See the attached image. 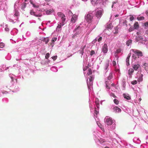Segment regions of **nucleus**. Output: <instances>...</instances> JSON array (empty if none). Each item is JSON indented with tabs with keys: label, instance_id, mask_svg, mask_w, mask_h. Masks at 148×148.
Returning <instances> with one entry per match:
<instances>
[{
	"label": "nucleus",
	"instance_id": "obj_53",
	"mask_svg": "<svg viewBox=\"0 0 148 148\" xmlns=\"http://www.w3.org/2000/svg\"><path fill=\"white\" fill-rule=\"evenodd\" d=\"M5 30L6 31H9V29L8 28H7V27H5Z\"/></svg>",
	"mask_w": 148,
	"mask_h": 148
},
{
	"label": "nucleus",
	"instance_id": "obj_3",
	"mask_svg": "<svg viewBox=\"0 0 148 148\" xmlns=\"http://www.w3.org/2000/svg\"><path fill=\"white\" fill-rule=\"evenodd\" d=\"M105 122L108 125H110L113 123L112 120L109 118H106L105 119Z\"/></svg>",
	"mask_w": 148,
	"mask_h": 148
},
{
	"label": "nucleus",
	"instance_id": "obj_44",
	"mask_svg": "<svg viewBox=\"0 0 148 148\" xmlns=\"http://www.w3.org/2000/svg\"><path fill=\"white\" fill-rule=\"evenodd\" d=\"M112 64L114 66H116V62L115 61H112Z\"/></svg>",
	"mask_w": 148,
	"mask_h": 148
},
{
	"label": "nucleus",
	"instance_id": "obj_38",
	"mask_svg": "<svg viewBox=\"0 0 148 148\" xmlns=\"http://www.w3.org/2000/svg\"><path fill=\"white\" fill-rule=\"evenodd\" d=\"M34 16H35L36 17H40L42 16V14H36V13H35V15Z\"/></svg>",
	"mask_w": 148,
	"mask_h": 148
},
{
	"label": "nucleus",
	"instance_id": "obj_9",
	"mask_svg": "<svg viewBox=\"0 0 148 148\" xmlns=\"http://www.w3.org/2000/svg\"><path fill=\"white\" fill-rule=\"evenodd\" d=\"M137 74L138 75H139V77L138 78V82H140L142 81L143 80V74H140L139 73H137Z\"/></svg>",
	"mask_w": 148,
	"mask_h": 148
},
{
	"label": "nucleus",
	"instance_id": "obj_57",
	"mask_svg": "<svg viewBox=\"0 0 148 148\" xmlns=\"http://www.w3.org/2000/svg\"><path fill=\"white\" fill-rule=\"evenodd\" d=\"M96 105H96L97 106V108H99V103H97L96 104Z\"/></svg>",
	"mask_w": 148,
	"mask_h": 148
},
{
	"label": "nucleus",
	"instance_id": "obj_1",
	"mask_svg": "<svg viewBox=\"0 0 148 148\" xmlns=\"http://www.w3.org/2000/svg\"><path fill=\"white\" fill-rule=\"evenodd\" d=\"M104 12L103 10L101 8H98L96 12L95 16L98 19H100Z\"/></svg>",
	"mask_w": 148,
	"mask_h": 148
},
{
	"label": "nucleus",
	"instance_id": "obj_2",
	"mask_svg": "<svg viewBox=\"0 0 148 148\" xmlns=\"http://www.w3.org/2000/svg\"><path fill=\"white\" fill-rule=\"evenodd\" d=\"M92 18L93 16L92 14H88L85 16V19L86 21L89 23L91 22Z\"/></svg>",
	"mask_w": 148,
	"mask_h": 148
},
{
	"label": "nucleus",
	"instance_id": "obj_51",
	"mask_svg": "<svg viewBox=\"0 0 148 148\" xmlns=\"http://www.w3.org/2000/svg\"><path fill=\"white\" fill-rule=\"evenodd\" d=\"M97 39H95V40H93V41H92V43L94 44V43H95L97 41Z\"/></svg>",
	"mask_w": 148,
	"mask_h": 148
},
{
	"label": "nucleus",
	"instance_id": "obj_47",
	"mask_svg": "<svg viewBox=\"0 0 148 148\" xmlns=\"http://www.w3.org/2000/svg\"><path fill=\"white\" fill-rule=\"evenodd\" d=\"M144 25L145 27H148V21L145 22L144 24Z\"/></svg>",
	"mask_w": 148,
	"mask_h": 148
},
{
	"label": "nucleus",
	"instance_id": "obj_48",
	"mask_svg": "<svg viewBox=\"0 0 148 148\" xmlns=\"http://www.w3.org/2000/svg\"><path fill=\"white\" fill-rule=\"evenodd\" d=\"M95 113L96 114V115H97V114L98 113H99V112L98 111H97V110H96V109L95 108Z\"/></svg>",
	"mask_w": 148,
	"mask_h": 148
},
{
	"label": "nucleus",
	"instance_id": "obj_64",
	"mask_svg": "<svg viewBox=\"0 0 148 148\" xmlns=\"http://www.w3.org/2000/svg\"><path fill=\"white\" fill-rule=\"evenodd\" d=\"M111 85L112 86H114V84H111Z\"/></svg>",
	"mask_w": 148,
	"mask_h": 148
},
{
	"label": "nucleus",
	"instance_id": "obj_49",
	"mask_svg": "<svg viewBox=\"0 0 148 148\" xmlns=\"http://www.w3.org/2000/svg\"><path fill=\"white\" fill-rule=\"evenodd\" d=\"M102 38L101 37H100L98 39V42H100L101 41V40H102Z\"/></svg>",
	"mask_w": 148,
	"mask_h": 148
},
{
	"label": "nucleus",
	"instance_id": "obj_8",
	"mask_svg": "<svg viewBox=\"0 0 148 148\" xmlns=\"http://www.w3.org/2000/svg\"><path fill=\"white\" fill-rule=\"evenodd\" d=\"M131 53H130L128 54V56L127 57V58L126 59V65L127 66H129L130 64L129 63V58L131 56Z\"/></svg>",
	"mask_w": 148,
	"mask_h": 148
},
{
	"label": "nucleus",
	"instance_id": "obj_27",
	"mask_svg": "<svg viewBox=\"0 0 148 148\" xmlns=\"http://www.w3.org/2000/svg\"><path fill=\"white\" fill-rule=\"evenodd\" d=\"M43 41L45 42V43L47 44L49 41V39L48 38H45L43 40Z\"/></svg>",
	"mask_w": 148,
	"mask_h": 148
},
{
	"label": "nucleus",
	"instance_id": "obj_56",
	"mask_svg": "<svg viewBox=\"0 0 148 148\" xmlns=\"http://www.w3.org/2000/svg\"><path fill=\"white\" fill-rule=\"evenodd\" d=\"M18 12H16L14 14V15L16 16H18Z\"/></svg>",
	"mask_w": 148,
	"mask_h": 148
},
{
	"label": "nucleus",
	"instance_id": "obj_6",
	"mask_svg": "<svg viewBox=\"0 0 148 148\" xmlns=\"http://www.w3.org/2000/svg\"><path fill=\"white\" fill-rule=\"evenodd\" d=\"M108 51V46L106 44H105L102 48V51L104 53H106Z\"/></svg>",
	"mask_w": 148,
	"mask_h": 148
},
{
	"label": "nucleus",
	"instance_id": "obj_46",
	"mask_svg": "<svg viewBox=\"0 0 148 148\" xmlns=\"http://www.w3.org/2000/svg\"><path fill=\"white\" fill-rule=\"evenodd\" d=\"M31 4H32L33 6L34 7L37 8L38 7V5H35V4H34L33 3H32V2H31Z\"/></svg>",
	"mask_w": 148,
	"mask_h": 148
},
{
	"label": "nucleus",
	"instance_id": "obj_39",
	"mask_svg": "<svg viewBox=\"0 0 148 148\" xmlns=\"http://www.w3.org/2000/svg\"><path fill=\"white\" fill-rule=\"evenodd\" d=\"M57 58V56H54L52 57V58L53 60H56V59Z\"/></svg>",
	"mask_w": 148,
	"mask_h": 148
},
{
	"label": "nucleus",
	"instance_id": "obj_52",
	"mask_svg": "<svg viewBox=\"0 0 148 148\" xmlns=\"http://www.w3.org/2000/svg\"><path fill=\"white\" fill-rule=\"evenodd\" d=\"M133 58H134L135 60L136 59V57L135 56L134 54H133L132 56Z\"/></svg>",
	"mask_w": 148,
	"mask_h": 148
},
{
	"label": "nucleus",
	"instance_id": "obj_28",
	"mask_svg": "<svg viewBox=\"0 0 148 148\" xmlns=\"http://www.w3.org/2000/svg\"><path fill=\"white\" fill-rule=\"evenodd\" d=\"M134 27H133L132 26L130 27L128 29V31L129 32H131L132 31L134 30Z\"/></svg>",
	"mask_w": 148,
	"mask_h": 148
},
{
	"label": "nucleus",
	"instance_id": "obj_12",
	"mask_svg": "<svg viewBox=\"0 0 148 148\" xmlns=\"http://www.w3.org/2000/svg\"><path fill=\"white\" fill-rule=\"evenodd\" d=\"M76 19V16L75 15H74L71 19V21L72 23H74L75 22Z\"/></svg>",
	"mask_w": 148,
	"mask_h": 148
},
{
	"label": "nucleus",
	"instance_id": "obj_20",
	"mask_svg": "<svg viewBox=\"0 0 148 148\" xmlns=\"http://www.w3.org/2000/svg\"><path fill=\"white\" fill-rule=\"evenodd\" d=\"M119 28L118 26H116L114 27V29L115 30V32H114V34H117L119 32L118 30Z\"/></svg>",
	"mask_w": 148,
	"mask_h": 148
},
{
	"label": "nucleus",
	"instance_id": "obj_50",
	"mask_svg": "<svg viewBox=\"0 0 148 148\" xmlns=\"http://www.w3.org/2000/svg\"><path fill=\"white\" fill-rule=\"evenodd\" d=\"M56 40H57V38H53L52 39V40L53 42H54V41H56Z\"/></svg>",
	"mask_w": 148,
	"mask_h": 148
},
{
	"label": "nucleus",
	"instance_id": "obj_17",
	"mask_svg": "<svg viewBox=\"0 0 148 148\" xmlns=\"http://www.w3.org/2000/svg\"><path fill=\"white\" fill-rule=\"evenodd\" d=\"M113 27V26L112 25V24L111 23H108L107 24V25L106 26V27L107 28L110 29H112V27Z\"/></svg>",
	"mask_w": 148,
	"mask_h": 148
},
{
	"label": "nucleus",
	"instance_id": "obj_59",
	"mask_svg": "<svg viewBox=\"0 0 148 148\" xmlns=\"http://www.w3.org/2000/svg\"><path fill=\"white\" fill-rule=\"evenodd\" d=\"M119 14H116V15H115V17H118L119 16Z\"/></svg>",
	"mask_w": 148,
	"mask_h": 148
},
{
	"label": "nucleus",
	"instance_id": "obj_4",
	"mask_svg": "<svg viewBox=\"0 0 148 148\" xmlns=\"http://www.w3.org/2000/svg\"><path fill=\"white\" fill-rule=\"evenodd\" d=\"M132 51L134 53L137 55L138 58L139 57H141L143 56L142 52L138 50H135L134 49H133Z\"/></svg>",
	"mask_w": 148,
	"mask_h": 148
},
{
	"label": "nucleus",
	"instance_id": "obj_10",
	"mask_svg": "<svg viewBox=\"0 0 148 148\" xmlns=\"http://www.w3.org/2000/svg\"><path fill=\"white\" fill-rule=\"evenodd\" d=\"M114 111L115 112H121V110L117 107H115L113 109Z\"/></svg>",
	"mask_w": 148,
	"mask_h": 148
},
{
	"label": "nucleus",
	"instance_id": "obj_54",
	"mask_svg": "<svg viewBox=\"0 0 148 148\" xmlns=\"http://www.w3.org/2000/svg\"><path fill=\"white\" fill-rule=\"evenodd\" d=\"M141 34V32H137L136 33V34L137 35H140Z\"/></svg>",
	"mask_w": 148,
	"mask_h": 148
},
{
	"label": "nucleus",
	"instance_id": "obj_26",
	"mask_svg": "<svg viewBox=\"0 0 148 148\" xmlns=\"http://www.w3.org/2000/svg\"><path fill=\"white\" fill-rule=\"evenodd\" d=\"M112 73H110L109 76L108 77V80H110L112 78Z\"/></svg>",
	"mask_w": 148,
	"mask_h": 148
},
{
	"label": "nucleus",
	"instance_id": "obj_45",
	"mask_svg": "<svg viewBox=\"0 0 148 148\" xmlns=\"http://www.w3.org/2000/svg\"><path fill=\"white\" fill-rule=\"evenodd\" d=\"M130 19L131 21H132L134 20V17L133 16H131L130 17Z\"/></svg>",
	"mask_w": 148,
	"mask_h": 148
},
{
	"label": "nucleus",
	"instance_id": "obj_40",
	"mask_svg": "<svg viewBox=\"0 0 148 148\" xmlns=\"http://www.w3.org/2000/svg\"><path fill=\"white\" fill-rule=\"evenodd\" d=\"M95 53V51L94 50H92L90 52V55L92 56Z\"/></svg>",
	"mask_w": 148,
	"mask_h": 148
},
{
	"label": "nucleus",
	"instance_id": "obj_32",
	"mask_svg": "<svg viewBox=\"0 0 148 148\" xmlns=\"http://www.w3.org/2000/svg\"><path fill=\"white\" fill-rule=\"evenodd\" d=\"M97 124L98 125V126L101 128V129H102L103 130H104V128L103 127H101L102 125L101 123H99L97 122Z\"/></svg>",
	"mask_w": 148,
	"mask_h": 148
},
{
	"label": "nucleus",
	"instance_id": "obj_60",
	"mask_svg": "<svg viewBox=\"0 0 148 148\" xmlns=\"http://www.w3.org/2000/svg\"><path fill=\"white\" fill-rule=\"evenodd\" d=\"M145 33L146 34H148V30H147L146 31Z\"/></svg>",
	"mask_w": 148,
	"mask_h": 148
},
{
	"label": "nucleus",
	"instance_id": "obj_58",
	"mask_svg": "<svg viewBox=\"0 0 148 148\" xmlns=\"http://www.w3.org/2000/svg\"><path fill=\"white\" fill-rule=\"evenodd\" d=\"M116 3L115 2H113L112 3V8L113 7V5H114V3Z\"/></svg>",
	"mask_w": 148,
	"mask_h": 148
},
{
	"label": "nucleus",
	"instance_id": "obj_23",
	"mask_svg": "<svg viewBox=\"0 0 148 148\" xmlns=\"http://www.w3.org/2000/svg\"><path fill=\"white\" fill-rule=\"evenodd\" d=\"M61 17L62 21V23H63L65 21V19H66L65 16L64 15H62V16Z\"/></svg>",
	"mask_w": 148,
	"mask_h": 148
},
{
	"label": "nucleus",
	"instance_id": "obj_15",
	"mask_svg": "<svg viewBox=\"0 0 148 148\" xmlns=\"http://www.w3.org/2000/svg\"><path fill=\"white\" fill-rule=\"evenodd\" d=\"M123 96L125 99L127 100H130L131 99V97L128 94H123Z\"/></svg>",
	"mask_w": 148,
	"mask_h": 148
},
{
	"label": "nucleus",
	"instance_id": "obj_35",
	"mask_svg": "<svg viewBox=\"0 0 148 148\" xmlns=\"http://www.w3.org/2000/svg\"><path fill=\"white\" fill-rule=\"evenodd\" d=\"M4 46V44L3 42H1L0 43V47L3 48Z\"/></svg>",
	"mask_w": 148,
	"mask_h": 148
},
{
	"label": "nucleus",
	"instance_id": "obj_11",
	"mask_svg": "<svg viewBox=\"0 0 148 148\" xmlns=\"http://www.w3.org/2000/svg\"><path fill=\"white\" fill-rule=\"evenodd\" d=\"M134 29H137L139 28V25L138 22H136L134 24Z\"/></svg>",
	"mask_w": 148,
	"mask_h": 148
},
{
	"label": "nucleus",
	"instance_id": "obj_14",
	"mask_svg": "<svg viewBox=\"0 0 148 148\" xmlns=\"http://www.w3.org/2000/svg\"><path fill=\"white\" fill-rule=\"evenodd\" d=\"M56 29L57 31L58 32H60L61 30V23H60V24H58Z\"/></svg>",
	"mask_w": 148,
	"mask_h": 148
},
{
	"label": "nucleus",
	"instance_id": "obj_36",
	"mask_svg": "<svg viewBox=\"0 0 148 148\" xmlns=\"http://www.w3.org/2000/svg\"><path fill=\"white\" fill-rule=\"evenodd\" d=\"M137 19L138 20H144V17L143 16H142L140 17H138L137 18Z\"/></svg>",
	"mask_w": 148,
	"mask_h": 148
},
{
	"label": "nucleus",
	"instance_id": "obj_63",
	"mask_svg": "<svg viewBox=\"0 0 148 148\" xmlns=\"http://www.w3.org/2000/svg\"><path fill=\"white\" fill-rule=\"evenodd\" d=\"M45 1L47 2H49L51 0H45Z\"/></svg>",
	"mask_w": 148,
	"mask_h": 148
},
{
	"label": "nucleus",
	"instance_id": "obj_13",
	"mask_svg": "<svg viewBox=\"0 0 148 148\" xmlns=\"http://www.w3.org/2000/svg\"><path fill=\"white\" fill-rule=\"evenodd\" d=\"M143 67L145 70L148 73V63H145L143 65Z\"/></svg>",
	"mask_w": 148,
	"mask_h": 148
},
{
	"label": "nucleus",
	"instance_id": "obj_41",
	"mask_svg": "<svg viewBox=\"0 0 148 148\" xmlns=\"http://www.w3.org/2000/svg\"><path fill=\"white\" fill-rule=\"evenodd\" d=\"M107 82H108L107 81H106L105 82L106 84V87L107 88L110 89V87L108 85V83H107Z\"/></svg>",
	"mask_w": 148,
	"mask_h": 148
},
{
	"label": "nucleus",
	"instance_id": "obj_34",
	"mask_svg": "<svg viewBox=\"0 0 148 148\" xmlns=\"http://www.w3.org/2000/svg\"><path fill=\"white\" fill-rule=\"evenodd\" d=\"M50 56V54L49 53H47L46 54L45 56V58L46 59H47Z\"/></svg>",
	"mask_w": 148,
	"mask_h": 148
},
{
	"label": "nucleus",
	"instance_id": "obj_30",
	"mask_svg": "<svg viewBox=\"0 0 148 148\" xmlns=\"http://www.w3.org/2000/svg\"><path fill=\"white\" fill-rule=\"evenodd\" d=\"M131 84L133 85H135L137 84V82L136 80H134L131 82Z\"/></svg>",
	"mask_w": 148,
	"mask_h": 148
},
{
	"label": "nucleus",
	"instance_id": "obj_43",
	"mask_svg": "<svg viewBox=\"0 0 148 148\" xmlns=\"http://www.w3.org/2000/svg\"><path fill=\"white\" fill-rule=\"evenodd\" d=\"M110 95L111 96H112V97H114V98H116V96L113 93H111Z\"/></svg>",
	"mask_w": 148,
	"mask_h": 148
},
{
	"label": "nucleus",
	"instance_id": "obj_61",
	"mask_svg": "<svg viewBox=\"0 0 148 148\" xmlns=\"http://www.w3.org/2000/svg\"><path fill=\"white\" fill-rule=\"evenodd\" d=\"M127 22V21H125L123 22V23H126Z\"/></svg>",
	"mask_w": 148,
	"mask_h": 148
},
{
	"label": "nucleus",
	"instance_id": "obj_37",
	"mask_svg": "<svg viewBox=\"0 0 148 148\" xmlns=\"http://www.w3.org/2000/svg\"><path fill=\"white\" fill-rule=\"evenodd\" d=\"M121 51V50L120 49H118L117 50L116 53H120Z\"/></svg>",
	"mask_w": 148,
	"mask_h": 148
},
{
	"label": "nucleus",
	"instance_id": "obj_16",
	"mask_svg": "<svg viewBox=\"0 0 148 148\" xmlns=\"http://www.w3.org/2000/svg\"><path fill=\"white\" fill-rule=\"evenodd\" d=\"M140 66V65L139 64H137L133 65V68L134 70L136 71Z\"/></svg>",
	"mask_w": 148,
	"mask_h": 148
},
{
	"label": "nucleus",
	"instance_id": "obj_22",
	"mask_svg": "<svg viewBox=\"0 0 148 148\" xmlns=\"http://www.w3.org/2000/svg\"><path fill=\"white\" fill-rule=\"evenodd\" d=\"M132 40H129L126 42V45L127 46H129L132 43Z\"/></svg>",
	"mask_w": 148,
	"mask_h": 148
},
{
	"label": "nucleus",
	"instance_id": "obj_33",
	"mask_svg": "<svg viewBox=\"0 0 148 148\" xmlns=\"http://www.w3.org/2000/svg\"><path fill=\"white\" fill-rule=\"evenodd\" d=\"M53 11L51 10H47L46 11V13L47 14H49L52 13Z\"/></svg>",
	"mask_w": 148,
	"mask_h": 148
},
{
	"label": "nucleus",
	"instance_id": "obj_55",
	"mask_svg": "<svg viewBox=\"0 0 148 148\" xmlns=\"http://www.w3.org/2000/svg\"><path fill=\"white\" fill-rule=\"evenodd\" d=\"M87 68H88L87 67V66H86L85 67V68H84L83 70L84 71H85L86 70Z\"/></svg>",
	"mask_w": 148,
	"mask_h": 148
},
{
	"label": "nucleus",
	"instance_id": "obj_31",
	"mask_svg": "<svg viewBox=\"0 0 148 148\" xmlns=\"http://www.w3.org/2000/svg\"><path fill=\"white\" fill-rule=\"evenodd\" d=\"M58 15L60 17H61L62 16V15L64 14L61 12H58L57 13Z\"/></svg>",
	"mask_w": 148,
	"mask_h": 148
},
{
	"label": "nucleus",
	"instance_id": "obj_7",
	"mask_svg": "<svg viewBox=\"0 0 148 148\" xmlns=\"http://www.w3.org/2000/svg\"><path fill=\"white\" fill-rule=\"evenodd\" d=\"M89 82H87L88 86L89 87V86H91L92 84V76H90L89 77Z\"/></svg>",
	"mask_w": 148,
	"mask_h": 148
},
{
	"label": "nucleus",
	"instance_id": "obj_19",
	"mask_svg": "<svg viewBox=\"0 0 148 148\" xmlns=\"http://www.w3.org/2000/svg\"><path fill=\"white\" fill-rule=\"evenodd\" d=\"M134 72V70L132 69H130L128 71V74L130 75V78L131 77V75H132V74Z\"/></svg>",
	"mask_w": 148,
	"mask_h": 148
},
{
	"label": "nucleus",
	"instance_id": "obj_5",
	"mask_svg": "<svg viewBox=\"0 0 148 148\" xmlns=\"http://www.w3.org/2000/svg\"><path fill=\"white\" fill-rule=\"evenodd\" d=\"M136 37L135 40L136 42H138L140 40L144 41H146V39H144V38L142 36L139 35L136 36Z\"/></svg>",
	"mask_w": 148,
	"mask_h": 148
},
{
	"label": "nucleus",
	"instance_id": "obj_24",
	"mask_svg": "<svg viewBox=\"0 0 148 148\" xmlns=\"http://www.w3.org/2000/svg\"><path fill=\"white\" fill-rule=\"evenodd\" d=\"M86 47V45H85V46H84L83 47L81 48V53L82 55H83V54L84 53V49Z\"/></svg>",
	"mask_w": 148,
	"mask_h": 148
},
{
	"label": "nucleus",
	"instance_id": "obj_62",
	"mask_svg": "<svg viewBox=\"0 0 148 148\" xmlns=\"http://www.w3.org/2000/svg\"><path fill=\"white\" fill-rule=\"evenodd\" d=\"M11 79H12V81L13 82V77H11Z\"/></svg>",
	"mask_w": 148,
	"mask_h": 148
},
{
	"label": "nucleus",
	"instance_id": "obj_21",
	"mask_svg": "<svg viewBox=\"0 0 148 148\" xmlns=\"http://www.w3.org/2000/svg\"><path fill=\"white\" fill-rule=\"evenodd\" d=\"M91 1L93 5H95L98 3V0H91Z\"/></svg>",
	"mask_w": 148,
	"mask_h": 148
},
{
	"label": "nucleus",
	"instance_id": "obj_42",
	"mask_svg": "<svg viewBox=\"0 0 148 148\" xmlns=\"http://www.w3.org/2000/svg\"><path fill=\"white\" fill-rule=\"evenodd\" d=\"M30 14L31 15H34L35 14V12H34L33 10H32L30 11Z\"/></svg>",
	"mask_w": 148,
	"mask_h": 148
},
{
	"label": "nucleus",
	"instance_id": "obj_29",
	"mask_svg": "<svg viewBox=\"0 0 148 148\" xmlns=\"http://www.w3.org/2000/svg\"><path fill=\"white\" fill-rule=\"evenodd\" d=\"M114 103L116 105H118L119 103V101L117 99H115L114 100Z\"/></svg>",
	"mask_w": 148,
	"mask_h": 148
},
{
	"label": "nucleus",
	"instance_id": "obj_18",
	"mask_svg": "<svg viewBox=\"0 0 148 148\" xmlns=\"http://www.w3.org/2000/svg\"><path fill=\"white\" fill-rule=\"evenodd\" d=\"M109 64V61H107L105 65V70H106L107 69Z\"/></svg>",
	"mask_w": 148,
	"mask_h": 148
},
{
	"label": "nucleus",
	"instance_id": "obj_25",
	"mask_svg": "<svg viewBox=\"0 0 148 148\" xmlns=\"http://www.w3.org/2000/svg\"><path fill=\"white\" fill-rule=\"evenodd\" d=\"M87 74L88 75H90L92 74V71L91 69H89L88 70Z\"/></svg>",
	"mask_w": 148,
	"mask_h": 148
}]
</instances>
